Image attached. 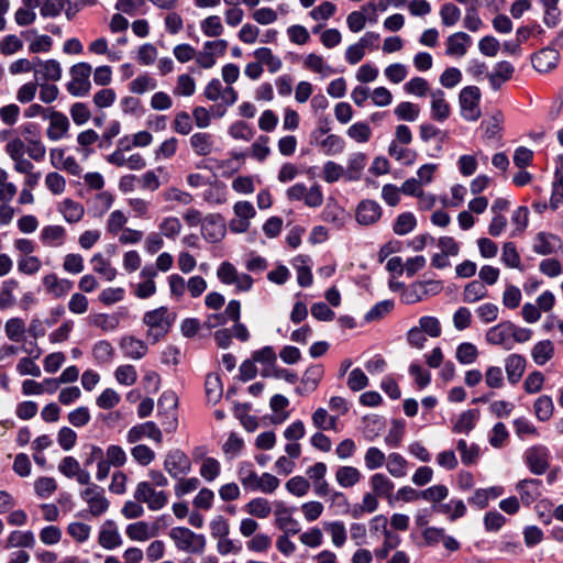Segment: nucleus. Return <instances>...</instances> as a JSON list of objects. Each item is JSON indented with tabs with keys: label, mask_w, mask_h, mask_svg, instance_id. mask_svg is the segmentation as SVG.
Masks as SVG:
<instances>
[{
	"label": "nucleus",
	"mask_w": 563,
	"mask_h": 563,
	"mask_svg": "<svg viewBox=\"0 0 563 563\" xmlns=\"http://www.w3.org/2000/svg\"><path fill=\"white\" fill-rule=\"evenodd\" d=\"M90 64L81 62L73 65L69 69L70 81L66 85L67 91L74 97H85L91 89Z\"/></svg>",
	"instance_id": "20e7f679"
},
{
	"label": "nucleus",
	"mask_w": 563,
	"mask_h": 563,
	"mask_svg": "<svg viewBox=\"0 0 563 563\" xmlns=\"http://www.w3.org/2000/svg\"><path fill=\"white\" fill-rule=\"evenodd\" d=\"M527 360L523 355L512 353L505 358L507 379L511 385L520 382L526 371Z\"/></svg>",
	"instance_id": "412c9836"
},
{
	"label": "nucleus",
	"mask_w": 563,
	"mask_h": 563,
	"mask_svg": "<svg viewBox=\"0 0 563 563\" xmlns=\"http://www.w3.org/2000/svg\"><path fill=\"white\" fill-rule=\"evenodd\" d=\"M176 320V314L167 307L147 311L143 316V323L147 327L146 339L155 344L162 340L170 330Z\"/></svg>",
	"instance_id": "f257e3e1"
},
{
	"label": "nucleus",
	"mask_w": 563,
	"mask_h": 563,
	"mask_svg": "<svg viewBox=\"0 0 563 563\" xmlns=\"http://www.w3.org/2000/svg\"><path fill=\"white\" fill-rule=\"evenodd\" d=\"M169 538L179 551L190 554H202L205 552L207 544L205 536L195 533L189 528H172L169 531Z\"/></svg>",
	"instance_id": "f03ea898"
},
{
	"label": "nucleus",
	"mask_w": 563,
	"mask_h": 563,
	"mask_svg": "<svg viewBox=\"0 0 563 563\" xmlns=\"http://www.w3.org/2000/svg\"><path fill=\"white\" fill-rule=\"evenodd\" d=\"M43 285L45 289L56 298L65 296L73 288L70 280L59 279L57 275L53 273L43 277Z\"/></svg>",
	"instance_id": "c85d7f7f"
},
{
	"label": "nucleus",
	"mask_w": 563,
	"mask_h": 563,
	"mask_svg": "<svg viewBox=\"0 0 563 563\" xmlns=\"http://www.w3.org/2000/svg\"><path fill=\"white\" fill-rule=\"evenodd\" d=\"M324 374V369L321 365L309 366L301 379L300 386L297 387V393L306 396L314 391L321 382Z\"/></svg>",
	"instance_id": "4be33fe9"
},
{
	"label": "nucleus",
	"mask_w": 563,
	"mask_h": 563,
	"mask_svg": "<svg viewBox=\"0 0 563 563\" xmlns=\"http://www.w3.org/2000/svg\"><path fill=\"white\" fill-rule=\"evenodd\" d=\"M462 297L464 302L474 303L487 297V289L481 280H472L464 287Z\"/></svg>",
	"instance_id": "37998d69"
},
{
	"label": "nucleus",
	"mask_w": 563,
	"mask_h": 563,
	"mask_svg": "<svg viewBox=\"0 0 563 563\" xmlns=\"http://www.w3.org/2000/svg\"><path fill=\"white\" fill-rule=\"evenodd\" d=\"M526 463L531 473L544 474L550 467V452L544 445H533L525 453Z\"/></svg>",
	"instance_id": "1a4fd4ad"
},
{
	"label": "nucleus",
	"mask_w": 563,
	"mask_h": 563,
	"mask_svg": "<svg viewBox=\"0 0 563 563\" xmlns=\"http://www.w3.org/2000/svg\"><path fill=\"white\" fill-rule=\"evenodd\" d=\"M92 268L96 273L102 275L107 280H113L117 275L115 268H113L108 260L101 254H95L91 258Z\"/></svg>",
	"instance_id": "4d7b16f0"
},
{
	"label": "nucleus",
	"mask_w": 563,
	"mask_h": 563,
	"mask_svg": "<svg viewBox=\"0 0 563 563\" xmlns=\"http://www.w3.org/2000/svg\"><path fill=\"white\" fill-rule=\"evenodd\" d=\"M4 331L10 341L21 342L25 333V323L21 318H11L5 322Z\"/></svg>",
	"instance_id": "6e6d98bb"
},
{
	"label": "nucleus",
	"mask_w": 563,
	"mask_h": 563,
	"mask_svg": "<svg viewBox=\"0 0 563 563\" xmlns=\"http://www.w3.org/2000/svg\"><path fill=\"white\" fill-rule=\"evenodd\" d=\"M534 413L540 421H548L554 410L553 400L550 396H540L533 405Z\"/></svg>",
	"instance_id": "3c124183"
},
{
	"label": "nucleus",
	"mask_w": 563,
	"mask_h": 563,
	"mask_svg": "<svg viewBox=\"0 0 563 563\" xmlns=\"http://www.w3.org/2000/svg\"><path fill=\"white\" fill-rule=\"evenodd\" d=\"M431 117L438 122H443L451 115V107L445 99V93L441 89L430 91Z\"/></svg>",
	"instance_id": "a211bd4d"
},
{
	"label": "nucleus",
	"mask_w": 563,
	"mask_h": 563,
	"mask_svg": "<svg viewBox=\"0 0 563 563\" xmlns=\"http://www.w3.org/2000/svg\"><path fill=\"white\" fill-rule=\"evenodd\" d=\"M433 509L449 515L451 521L463 517L466 512V507L462 500H451L448 504H440L438 506H433Z\"/></svg>",
	"instance_id": "864d4df0"
},
{
	"label": "nucleus",
	"mask_w": 563,
	"mask_h": 563,
	"mask_svg": "<svg viewBox=\"0 0 563 563\" xmlns=\"http://www.w3.org/2000/svg\"><path fill=\"white\" fill-rule=\"evenodd\" d=\"M514 66L506 60L499 62L495 65L493 71L488 75L490 87L498 90L506 81L514 75Z\"/></svg>",
	"instance_id": "a878e982"
},
{
	"label": "nucleus",
	"mask_w": 563,
	"mask_h": 563,
	"mask_svg": "<svg viewBox=\"0 0 563 563\" xmlns=\"http://www.w3.org/2000/svg\"><path fill=\"white\" fill-rule=\"evenodd\" d=\"M385 463L388 473L395 478H401L408 474L409 462L399 453H390Z\"/></svg>",
	"instance_id": "f704fd0d"
},
{
	"label": "nucleus",
	"mask_w": 563,
	"mask_h": 563,
	"mask_svg": "<svg viewBox=\"0 0 563 563\" xmlns=\"http://www.w3.org/2000/svg\"><path fill=\"white\" fill-rule=\"evenodd\" d=\"M485 339L492 345H500L505 350H511L514 344L510 339V321L500 322L489 328Z\"/></svg>",
	"instance_id": "f3484780"
},
{
	"label": "nucleus",
	"mask_w": 563,
	"mask_h": 563,
	"mask_svg": "<svg viewBox=\"0 0 563 563\" xmlns=\"http://www.w3.org/2000/svg\"><path fill=\"white\" fill-rule=\"evenodd\" d=\"M157 87L155 78L148 74H143L133 79L129 88L133 93L142 95L146 91L154 90Z\"/></svg>",
	"instance_id": "bf43d9fd"
},
{
	"label": "nucleus",
	"mask_w": 563,
	"mask_h": 563,
	"mask_svg": "<svg viewBox=\"0 0 563 563\" xmlns=\"http://www.w3.org/2000/svg\"><path fill=\"white\" fill-rule=\"evenodd\" d=\"M218 279L228 286L234 285L236 291H250L253 287V278L245 274L239 273L235 266L230 262H222L217 268Z\"/></svg>",
	"instance_id": "423d86ee"
},
{
	"label": "nucleus",
	"mask_w": 563,
	"mask_h": 563,
	"mask_svg": "<svg viewBox=\"0 0 563 563\" xmlns=\"http://www.w3.org/2000/svg\"><path fill=\"white\" fill-rule=\"evenodd\" d=\"M19 283L15 279H7L0 288V310H5L15 305L13 291L18 288Z\"/></svg>",
	"instance_id": "49530a36"
},
{
	"label": "nucleus",
	"mask_w": 563,
	"mask_h": 563,
	"mask_svg": "<svg viewBox=\"0 0 563 563\" xmlns=\"http://www.w3.org/2000/svg\"><path fill=\"white\" fill-rule=\"evenodd\" d=\"M503 123L504 115L499 111L494 113L488 120L483 121L482 129L484 130V136L487 140H498L500 137Z\"/></svg>",
	"instance_id": "ea45409f"
},
{
	"label": "nucleus",
	"mask_w": 563,
	"mask_h": 563,
	"mask_svg": "<svg viewBox=\"0 0 563 563\" xmlns=\"http://www.w3.org/2000/svg\"><path fill=\"white\" fill-rule=\"evenodd\" d=\"M35 543L34 534L32 531L14 530L8 537L5 549L11 548H32Z\"/></svg>",
	"instance_id": "79ce46f5"
},
{
	"label": "nucleus",
	"mask_w": 563,
	"mask_h": 563,
	"mask_svg": "<svg viewBox=\"0 0 563 563\" xmlns=\"http://www.w3.org/2000/svg\"><path fill=\"white\" fill-rule=\"evenodd\" d=\"M125 533L133 541H146L157 534V529L145 521H137L126 527Z\"/></svg>",
	"instance_id": "cd10ccee"
},
{
	"label": "nucleus",
	"mask_w": 563,
	"mask_h": 563,
	"mask_svg": "<svg viewBox=\"0 0 563 563\" xmlns=\"http://www.w3.org/2000/svg\"><path fill=\"white\" fill-rule=\"evenodd\" d=\"M554 344L550 340H543L533 345L531 356L537 365H544L554 356Z\"/></svg>",
	"instance_id": "c9c22d12"
},
{
	"label": "nucleus",
	"mask_w": 563,
	"mask_h": 563,
	"mask_svg": "<svg viewBox=\"0 0 563 563\" xmlns=\"http://www.w3.org/2000/svg\"><path fill=\"white\" fill-rule=\"evenodd\" d=\"M98 541L102 548L110 550L121 544V537L112 523H107L101 528Z\"/></svg>",
	"instance_id": "a19ab883"
},
{
	"label": "nucleus",
	"mask_w": 563,
	"mask_h": 563,
	"mask_svg": "<svg viewBox=\"0 0 563 563\" xmlns=\"http://www.w3.org/2000/svg\"><path fill=\"white\" fill-rule=\"evenodd\" d=\"M479 355V352L475 344L470 342L461 343L455 353L456 360L464 365L474 363Z\"/></svg>",
	"instance_id": "5fc2aeb1"
},
{
	"label": "nucleus",
	"mask_w": 563,
	"mask_h": 563,
	"mask_svg": "<svg viewBox=\"0 0 563 563\" xmlns=\"http://www.w3.org/2000/svg\"><path fill=\"white\" fill-rule=\"evenodd\" d=\"M144 438H148L157 444H161L163 441L162 431L153 421L136 424L126 434L129 443H136Z\"/></svg>",
	"instance_id": "f8f14e48"
},
{
	"label": "nucleus",
	"mask_w": 563,
	"mask_h": 563,
	"mask_svg": "<svg viewBox=\"0 0 563 563\" xmlns=\"http://www.w3.org/2000/svg\"><path fill=\"white\" fill-rule=\"evenodd\" d=\"M58 211L63 214V218L68 223L79 222L85 214L84 206L69 198L64 199L58 205Z\"/></svg>",
	"instance_id": "c756f323"
},
{
	"label": "nucleus",
	"mask_w": 563,
	"mask_h": 563,
	"mask_svg": "<svg viewBox=\"0 0 563 563\" xmlns=\"http://www.w3.org/2000/svg\"><path fill=\"white\" fill-rule=\"evenodd\" d=\"M303 67L312 73L327 77L333 74V68L328 65L321 55L308 54L303 59Z\"/></svg>",
	"instance_id": "e433bc0d"
},
{
	"label": "nucleus",
	"mask_w": 563,
	"mask_h": 563,
	"mask_svg": "<svg viewBox=\"0 0 563 563\" xmlns=\"http://www.w3.org/2000/svg\"><path fill=\"white\" fill-rule=\"evenodd\" d=\"M559 56L560 55L556 49L545 47L532 55L531 63L537 71L548 73L556 67Z\"/></svg>",
	"instance_id": "6ab92c4d"
},
{
	"label": "nucleus",
	"mask_w": 563,
	"mask_h": 563,
	"mask_svg": "<svg viewBox=\"0 0 563 563\" xmlns=\"http://www.w3.org/2000/svg\"><path fill=\"white\" fill-rule=\"evenodd\" d=\"M119 346L125 357L131 360H141L147 353V344L133 335H124L120 339Z\"/></svg>",
	"instance_id": "aec40b11"
},
{
	"label": "nucleus",
	"mask_w": 563,
	"mask_h": 563,
	"mask_svg": "<svg viewBox=\"0 0 563 563\" xmlns=\"http://www.w3.org/2000/svg\"><path fill=\"white\" fill-rule=\"evenodd\" d=\"M471 43L472 38L468 34L464 32H456L448 37L445 54L449 56L462 57L466 54Z\"/></svg>",
	"instance_id": "b1692460"
},
{
	"label": "nucleus",
	"mask_w": 563,
	"mask_h": 563,
	"mask_svg": "<svg viewBox=\"0 0 563 563\" xmlns=\"http://www.w3.org/2000/svg\"><path fill=\"white\" fill-rule=\"evenodd\" d=\"M67 420L75 428L86 427L91 420L89 408L86 406L77 407L68 412Z\"/></svg>",
	"instance_id": "338daca9"
},
{
	"label": "nucleus",
	"mask_w": 563,
	"mask_h": 563,
	"mask_svg": "<svg viewBox=\"0 0 563 563\" xmlns=\"http://www.w3.org/2000/svg\"><path fill=\"white\" fill-rule=\"evenodd\" d=\"M45 118L49 119V125L46 131V135L49 140L58 141L67 135L70 122L66 114L52 110Z\"/></svg>",
	"instance_id": "2eb2a0df"
},
{
	"label": "nucleus",
	"mask_w": 563,
	"mask_h": 563,
	"mask_svg": "<svg viewBox=\"0 0 563 563\" xmlns=\"http://www.w3.org/2000/svg\"><path fill=\"white\" fill-rule=\"evenodd\" d=\"M563 247L561 239L549 232H539L533 241V252L539 255H551Z\"/></svg>",
	"instance_id": "4468645a"
},
{
	"label": "nucleus",
	"mask_w": 563,
	"mask_h": 563,
	"mask_svg": "<svg viewBox=\"0 0 563 563\" xmlns=\"http://www.w3.org/2000/svg\"><path fill=\"white\" fill-rule=\"evenodd\" d=\"M253 55L256 60H258L262 66L265 65L267 70L272 74L279 71L283 67L282 59L268 47H258L254 51Z\"/></svg>",
	"instance_id": "72a5a7b5"
},
{
	"label": "nucleus",
	"mask_w": 563,
	"mask_h": 563,
	"mask_svg": "<svg viewBox=\"0 0 563 563\" xmlns=\"http://www.w3.org/2000/svg\"><path fill=\"white\" fill-rule=\"evenodd\" d=\"M372 493L377 497L389 499L395 488V484L385 474L375 473L369 478Z\"/></svg>",
	"instance_id": "2f4dec72"
},
{
	"label": "nucleus",
	"mask_w": 563,
	"mask_h": 563,
	"mask_svg": "<svg viewBox=\"0 0 563 563\" xmlns=\"http://www.w3.org/2000/svg\"><path fill=\"white\" fill-rule=\"evenodd\" d=\"M382 212V207L377 201L366 199L358 203L355 218L362 225H372L380 219Z\"/></svg>",
	"instance_id": "ddd939ff"
},
{
	"label": "nucleus",
	"mask_w": 563,
	"mask_h": 563,
	"mask_svg": "<svg viewBox=\"0 0 563 563\" xmlns=\"http://www.w3.org/2000/svg\"><path fill=\"white\" fill-rule=\"evenodd\" d=\"M362 479V474L358 468L350 465L338 467L335 472V481L343 488L355 486Z\"/></svg>",
	"instance_id": "473e14b6"
},
{
	"label": "nucleus",
	"mask_w": 563,
	"mask_h": 563,
	"mask_svg": "<svg viewBox=\"0 0 563 563\" xmlns=\"http://www.w3.org/2000/svg\"><path fill=\"white\" fill-rule=\"evenodd\" d=\"M66 230L62 225H46L42 229L41 242L49 247H58L64 244Z\"/></svg>",
	"instance_id": "7c9ffc66"
},
{
	"label": "nucleus",
	"mask_w": 563,
	"mask_h": 563,
	"mask_svg": "<svg viewBox=\"0 0 563 563\" xmlns=\"http://www.w3.org/2000/svg\"><path fill=\"white\" fill-rule=\"evenodd\" d=\"M322 152L328 156L341 154L345 148L344 140L336 135L330 134L319 143Z\"/></svg>",
	"instance_id": "de8ad7c7"
},
{
	"label": "nucleus",
	"mask_w": 563,
	"mask_h": 563,
	"mask_svg": "<svg viewBox=\"0 0 563 563\" xmlns=\"http://www.w3.org/2000/svg\"><path fill=\"white\" fill-rule=\"evenodd\" d=\"M34 74L36 80L58 81L62 78V67L56 59L38 60Z\"/></svg>",
	"instance_id": "393cba45"
},
{
	"label": "nucleus",
	"mask_w": 563,
	"mask_h": 563,
	"mask_svg": "<svg viewBox=\"0 0 563 563\" xmlns=\"http://www.w3.org/2000/svg\"><path fill=\"white\" fill-rule=\"evenodd\" d=\"M386 459L387 456L380 449L371 446L366 450L364 455L365 466L371 471L377 470L385 464Z\"/></svg>",
	"instance_id": "69168bd1"
},
{
	"label": "nucleus",
	"mask_w": 563,
	"mask_h": 563,
	"mask_svg": "<svg viewBox=\"0 0 563 563\" xmlns=\"http://www.w3.org/2000/svg\"><path fill=\"white\" fill-rule=\"evenodd\" d=\"M275 526L280 529L284 534L295 536L300 531L299 522L292 518L290 510L285 506H279L275 510Z\"/></svg>",
	"instance_id": "5701e85b"
},
{
	"label": "nucleus",
	"mask_w": 563,
	"mask_h": 563,
	"mask_svg": "<svg viewBox=\"0 0 563 563\" xmlns=\"http://www.w3.org/2000/svg\"><path fill=\"white\" fill-rule=\"evenodd\" d=\"M225 223L219 213H209L203 218L201 234L210 243L221 241L225 235Z\"/></svg>",
	"instance_id": "9d476101"
},
{
	"label": "nucleus",
	"mask_w": 563,
	"mask_h": 563,
	"mask_svg": "<svg viewBox=\"0 0 563 563\" xmlns=\"http://www.w3.org/2000/svg\"><path fill=\"white\" fill-rule=\"evenodd\" d=\"M313 426L319 430H335L338 416L329 415L324 408H318L311 417Z\"/></svg>",
	"instance_id": "c03bdc74"
},
{
	"label": "nucleus",
	"mask_w": 563,
	"mask_h": 563,
	"mask_svg": "<svg viewBox=\"0 0 563 563\" xmlns=\"http://www.w3.org/2000/svg\"><path fill=\"white\" fill-rule=\"evenodd\" d=\"M57 489V483L55 478L42 476L34 482V490L41 498H48Z\"/></svg>",
	"instance_id": "774afa93"
},
{
	"label": "nucleus",
	"mask_w": 563,
	"mask_h": 563,
	"mask_svg": "<svg viewBox=\"0 0 563 563\" xmlns=\"http://www.w3.org/2000/svg\"><path fill=\"white\" fill-rule=\"evenodd\" d=\"M541 484L540 479L534 478L522 479L517 484L516 489L526 505H530L541 496Z\"/></svg>",
	"instance_id": "bb28decb"
},
{
	"label": "nucleus",
	"mask_w": 563,
	"mask_h": 563,
	"mask_svg": "<svg viewBox=\"0 0 563 563\" xmlns=\"http://www.w3.org/2000/svg\"><path fill=\"white\" fill-rule=\"evenodd\" d=\"M367 164V157L363 153H355L351 155L347 162L345 170V177L347 180L355 181L362 176V172Z\"/></svg>",
	"instance_id": "58836bf2"
},
{
	"label": "nucleus",
	"mask_w": 563,
	"mask_h": 563,
	"mask_svg": "<svg viewBox=\"0 0 563 563\" xmlns=\"http://www.w3.org/2000/svg\"><path fill=\"white\" fill-rule=\"evenodd\" d=\"M92 354L98 363L107 364L112 361L114 349L109 341L102 340L93 345Z\"/></svg>",
	"instance_id": "052dcab7"
},
{
	"label": "nucleus",
	"mask_w": 563,
	"mask_h": 563,
	"mask_svg": "<svg viewBox=\"0 0 563 563\" xmlns=\"http://www.w3.org/2000/svg\"><path fill=\"white\" fill-rule=\"evenodd\" d=\"M457 451L461 453L462 463L465 465L475 464L479 456V448L477 444L468 445L465 440H459L456 444Z\"/></svg>",
	"instance_id": "603ef678"
},
{
	"label": "nucleus",
	"mask_w": 563,
	"mask_h": 563,
	"mask_svg": "<svg viewBox=\"0 0 563 563\" xmlns=\"http://www.w3.org/2000/svg\"><path fill=\"white\" fill-rule=\"evenodd\" d=\"M481 98L482 93L477 86H467L460 91L459 104L461 115L464 120L474 122L481 118Z\"/></svg>",
	"instance_id": "39448f33"
},
{
	"label": "nucleus",
	"mask_w": 563,
	"mask_h": 563,
	"mask_svg": "<svg viewBox=\"0 0 563 563\" xmlns=\"http://www.w3.org/2000/svg\"><path fill=\"white\" fill-rule=\"evenodd\" d=\"M133 497L136 501L145 504L152 511L163 509L169 500L166 492L157 490L156 487L147 481L137 483Z\"/></svg>",
	"instance_id": "7ed1b4c3"
},
{
	"label": "nucleus",
	"mask_w": 563,
	"mask_h": 563,
	"mask_svg": "<svg viewBox=\"0 0 563 563\" xmlns=\"http://www.w3.org/2000/svg\"><path fill=\"white\" fill-rule=\"evenodd\" d=\"M417 224L415 216L410 212L401 213L394 223V232L397 235H405L411 232Z\"/></svg>",
	"instance_id": "0e129e2a"
},
{
	"label": "nucleus",
	"mask_w": 563,
	"mask_h": 563,
	"mask_svg": "<svg viewBox=\"0 0 563 563\" xmlns=\"http://www.w3.org/2000/svg\"><path fill=\"white\" fill-rule=\"evenodd\" d=\"M58 472L69 479H76L78 484H89L91 477L74 456H65L58 463Z\"/></svg>",
	"instance_id": "9b49d317"
},
{
	"label": "nucleus",
	"mask_w": 563,
	"mask_h": 563,
	"mask_svg": "<svg viewBox=\"0 0 563 563\" xmlns=\"http://www.w3.org/2000/svg\"><path fill=\"white\" fill-rule=\"evenodd\" d=\"M394 113L399 120L413 122L419 118L420 108L416 103L402 101L394 109Z\"/></svg>",
	"instance_id": "8fccbe9b"
},
{
	"label": "nucleus",
	"mask_w": 563,
	"mask_h": 563,
	"mask_svg": "<svg viewBox=\"0 0 563 563\" xmlns=\"http://www.w3.org/2000/svg\"><path fill=\"white\" fill-rule=\"evenodd\" d=\"M422 284L419 282L412 283L408 287L404 288L401 292V300L407 305H412L426 299V292H423Z\"/></svg>",
	"instance_id": "e2e57ef3"
},
{
	"label": "nucleus",
	"mask_w": 563,
	"mask_h": 563,
	"mask_svg": "<svg viewBox=\"0 0 563 563\" xmlns=\"http://www.w3.org/2000/svg\"><path fill=\"white\" fill-rule=\"evenodd\" d=\"M202 33L208 37L220 36L224 29L218 15H210L200 22Z\"/></svg>",
	"instance_id": "680f3d73"
},
{
	"label": "nucleus",
	"mask_w": 563,
	"mask_h": 563,
	"mask_svg": "<svg viewBox=\"0 0 563 563\" xmlns=\"http://www.w3.org/2000/svg\"><path fill=\"white\" fill-rule=\"evenodd\" d=\"M189 145L194 154L206 157L213 154L217 150L216 139L209 132H196L189 137Z\"/></svg>",
	"instance_id": "dca6fc26"
},
{
	"label": "nucleus",
	"mask_w": 563,
	"mask_h": 563,
	"mask_svg": "<svg viewBox=\"0 0 563 563\" xmlns=\"http://www.w3.org/2000/svg\"><path fill=\"white\" fill-rule=\"evenodd\" d=\"M164 470L173 478H179L191 471L190 459L179 449L170 450L164 460Z\"/></svg>",
	"instance_id": "6e6552de"
},
{
	"label": "nucleus",
	"mask_w": 563,
	"mask_h": 563,
	"mask_svg": "<svg viewBox=\"0 0 563 563\" xmlns=\"http://www.w3.org/2000/svg\"><path fill=\"white\" fill-rule=\"evenodd\" d=\"M162 197L166 202H177L183 206H188L194 201V196L190 192L177 187H168L162 192Z\"/></svg>",
	"instance_id": "09e8293b"
},
{
	"label": "nucleus",
	"mask_w": 563,
	"mask_h": 563,
	"mask_svg": "<svg viewBox=\"0 0 563 563\" xmlns=\"http://www.w3.org/2000/svg\"><path fill=\"white\" fill-rule=\"evenodd\" d=\"M404 90L407 93L413 95L416 97H426L427 95L430 96V91H432L430 89L429 82L422 77L411 78L404 85Z\"/></svg>",
	"instance_id": "13d9d810"
},
{
	"label": "nucleus",
	"mask_w": 563,
	"mask_h": 563,
	"mask_svg": "<svg viewBox=\"0 0 563 563\" xmlns=\"http://www.w3.org/2000/svg\"><path fill=\"white\" fill-rule=\"evenodd\" d=\"M244 511L258 519H265L272 512V505L266 498L256 497L245 504Z\"/></svg>",
	"instance_id": "4c0bfd02"
},
{
	"label": "nucleus",
	"mask_w": 563,
	"mask_h": 563,
	"mask_svg": "<svg viewBox=\"0 0 563 563\" xmlns=\"http://www.w3.org/2000/svg\"><path fill=\"white\" fill-rule=\"evenodd\" d=\"M86 485L87 487L80 493V497L87 504L91 516L100 517L108 511L110 501L102 487L91 482Z\"/></svg>",
	"instance_id": "0eeeda50"
},
{
	"label": "nucleus",
	"mask_w": 563,
	"mask_h": 563,
	"mask_svg": "<svg viewBox=\"0 0 563 563\" xmlns=\"http://www.w3.org/2000/svg\"><path fill=\"white\" fill-rule=\"evenodd\" d=\"M477 418L478 411L475 409L462 412L453 426V432L470 433L474 429Z\"/></svg>",
	"instance_id": "a18cd8bd"
}]
</instances>
